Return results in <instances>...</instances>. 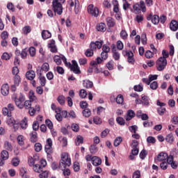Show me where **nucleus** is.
Segmentation results:
<instances>
[{
    "label": "nucleus",
    "instance_id": "72a5a7b5",
    "mask_svg": "<svg viewBox=\"0 0 178 178\" xmlns=\"http://www.w3.org/2000/svg\"><path fill=\"white\" fill-rule=\"evenodd\" d=\"M54 62H55V63H56V65H62V56H58L56 55L54 57Z\"/></svg>",
    "mask_w": 178,
    "mask_h": 178
},
{
    "label": "nucleus",
    "instance_id": "20e7f679",
    "mask_svg": "<svg viewBox=\"0 0 178 178\" xmlns=\"http://www.w3.org/2000/svg\"><path fill=\"white\" fill-rule=\"evenodd\" d=\"M11 99L14 101L16 106L19 109H23V105L24 104V101H26V97L23 95V94L20 93L19 95H17V93H14Z\"/></svg>",
    "mask_w": 178,
    "mask_h": 178
},
{
    "label": "nucleus",
    "instance_id": "cd10ccee",
    "mask_svg": "<svg viewBox=\"0 0 178 178\" xmlns=\"http://www.w3.org/2000/svg\"><path fill=\"white\" fill-rule=\"evenodd\" d=\"M33 104H34V102H31V100H24V104H23V109H29V108H31L33 106Z\"/></svg>",
    "mask_w": 178,
    "mask_h": 178
},
{
    "label": "nucleus",
    "instance_id": "6e6552de",
    "mask_svg": "<svg viewBox=\"0 0 178 178\" xmlns=\"http://www.w3.org/2000/svg\"><path fill=\"white\" fill-rule=\"evenodd\" d=\"M123 56L127 57V62L131 65H134L136 60H134V54L131 51L123 50L122 51Z\"/></svg>",
    "mask_w": 178,
    "mask_h": 178
},
{
    "label": "nucleus",
    "instance_id": "39448f33",
    "mask_svg": "<svg viewBox=\"0 0 178 178\" xmlns=\"http://www.w3.org/2000/svg\"><path fill=\"white\" fill-rule=\"evenodd\" d=\"M62 3H65V0H53L52 10L54 13H57L59 16L63 13V6Z\"/></svg>",
    "mask_w": 178,
    "mask_h": 178
},
{
    "label": "nucleus",
    "instance_id": "37998d69",
    "mask_svg": "<svg viewBox=\"0 0 178 178\" xmlns=\"http://www.w3.org/2000/svg\"><path fill=\"white\" fill-rule=\"evenodd\" d=\"M155 53H154L153 51H151L149 50H147L145 51V58H147V59H151V58H153L154 57V54Z\"/></svg>",
    "mask_w": 178,
    "mask_h": 178
},
{
    "label": "nucleus",
    "instance_id": "8fccbe9b",
    "mask_svg": "<svg viewBox=\"0 0 178 178\" xmlns=\"http://www.w3.org/2000/svg\"><path fill=\"white\" fill-rule=\"evenodd\" d=\"M123 95H118L116 97V103L118 104L119 105H122V104H123Z\"/></svg>",
    "mask_w": 178,
    "mask_h": 178
},
{
    "label": "nucleus",
    "instance_id": "393cba45",
    "mask_svg": "<svg viewBox=\"0 0 178 178\" xmlns=\"http://www.w3.org/2000/svg\"><path fill=\"white\" fill-rule=\"evenodd\" d=\"M83 86L85 88H92V87H94V83L90 80H84L83 81Z\"/></svg>",
    "mask_w": 178,
    "mask_h": 178
},
{
    "label": "nucleus",
    "instance_id": "de8ad7c7",
    "mask_svg": "<svg viewBox=\"0 0 178 178\" xmlns=\"http://www.w3.org/2000/svg\"><path fill=\"white\" fill-rule=\"evenodd\" d=\"M20 81H22V79L19 75H15L14 76V84L15 86H19L20 84Z\"/></svg>",
    "mask_w": 178,
    "mask_h": 178
},
{
    "label": "nucleus",
    "instance_id": "ea45409f",
    "mask_svg": "<svg viewBox=\"0 0 178 178\" xmlns=\"http://www.w3.org/2000/svg\"><path fill=\"white\" fill-rule=\"evenodd\" d=\"M82 113L85 118H90V116H91V110L89 108H85L82 111Z\"/></svg>",
    "mask_w": 178,
    "mask_h": 178
},
{
    "label": "nucleus",
    "instance_id": "2eb2a0df",
    "mask_svg": "<svg viewBox=\"0 0 178 178\" xmlns=\"http://www.w3.org/2000/svg\"><path fill=\"white\" fill-rule=\"evenodd\" d=\"M37 162H38V156H33V157L29 156L28 158V163L31 167H33V165H35V163H37Z\"/></svg>",
    "mask_w": 178,
    "mask_h": 178
},
{
    "label": "nucleus",
    "instance_id": "a18cd8bd",
    "mask_svg": "<svg viewBox=\"0 0 178 178\" xmlns=\"http://www.w3.org/2000/svg\"><path fill=\"white\" fill-rule=\"evenodd\" d=\"M42 172H41L39 175V177L40 178H48V177L49 176V171L48 170H44V171H42Z\"/></svg>",
    "mask_w": 178,
    "mask_h": 178
},
{
    "label": "nucleus",
    "instance_id": "58836bf2",
    "mask_svg": "<svg viewBox=\"0 0 178 178\" xmlns=\"http://www.w3.org/2000/svg\"><path fill=\"white\" fill-rule=\"evenodd\" d=\"M4 148L5 149H7V151H12V149H13V147L9 141H6L4 143Z\"/></svg>",
    "mask_w": 178,
    "mask_h": 178
},
{
    "label": "nucleus",
    "instance_id": "7ed1b4c3",
    "mask_svg": "<svg viewBox=\"0 0 178 178\" xmlns=\"http://www.w3.org/2000/svg\"><path fill=\"white\" fill-rule=\"evenodd\" d=\"M101 63H102L101 57H97L95 60L90 61L89 68L87 70L88 73H90V74H92L94 72L95 74L100 73L101 71L99 70V68H98V65H101Z\"/></svg>",
    "mask_w": 178,
    "mask_h": 178
},
{
    "label": "nucleus",
    "instance_id": "4c0bfd02",
    "mask_svg": "<svg viewBox=\"0 0 178 178\" xmlns=\"http://www.w3.org/2000/svg\"><path fill=\"white\" fill-rule=\"evenodd\" d=\"M74 8L75 13L77 15L80 10V1H79V0L74 1Z\"/></svg>",
    "mask_w": 178,
    "mask_h": 178
},
{
    "label": "nucleus",
    "instance_id": "a19ab883",
    "mask_svg": "<svg viewBox=\"0 0 178 178\" xmlns=\"http://www.w3.org/2000/svg\"><path fill=\"white\" fill-rule=\"evenodd\" d=\"M20 126L21 127L24 129L26 130V129H27V118H24L21 122H20Z\"/></svg>",
    "mask_w": 178,
    "mask_h": 178
},
{
    "label": "nucleus",
    "instance_id": "f8f14e48",
    "mask_svg": "<svg viewBox=\"0 0 178 178\" xmlns=\"http://www.w3.org/2000/svg\"><path fill=\"white\" fill-rule=\"evenodd\" d=\"M40 107L37 103L35 104V106H31L29 108V113L31 116H34L35 115V112H40Z\"/></svg>",
    "mask_w": 178,
    "mask_h": 178
},
{
    "label": "nucleus",
    "instance_id": "79ce46f5",
    "mask_svg": "<svg viewBox=\"0 0 178 178\" xmlns=\"http://www.w3.org/2000/svg\"><path fill=\"white\" fill-rule=\"evenodd\" d=\"M113 58L115 60H119L120 59V54L117 50H114L113 52Z\"/></svg>",
    "mask_w": 178,
    "mask_h": 178
},
{
    "label": "nucleus",
    "instance_id": "0eeeda50",
    "mask_svg": "<svg viewBox=\"0 0 178 178\" xmlns=\"http://www.w3.org/2000/svg\"><path fill=\"white\" fill-rule=\"evenodd\" d=\"M168 60L165 58H159L156 63V67L159 72H162L166 67Z\"/></svg>",
    "mask_w": 178,
    "mask_h": 178
},
{
    "label": "nucleus",
    "instance_id": "338daca9",
    "mask_svg": "<svg viewBox=\"0 0 178 178\" xmlns=\"http://www.w3.org/2000/svg\"><path fill=\"white\" fill-rule=\"evenodd\" d=\"M79 96L81 98H86L87 97V91H86L84 89H81L79 91Z\"/></svg>",
    "mask_w": 178,
    "mask_h": 178
},
{
    "label": "nucleus",
    "instance_id": "5fc2aeb1",
    "mask_svg": "<svg viewBox=\"0 0 178 178\" xmlns=\"http://www.w3.org/2000/svg\"><path fill=\"white\" fill-rule=\"evenodd\" d=\"M116 122L118 123V124H120V126H124L125 121L124 118L118 117L116 118Z\"/></svg>",
    "mask_w": 178,
    "mask_h": 178
},
{
    "label": "nucleus",
    "instance_id": "09e8293b",
    "mask_svg": "<svg viewBox=\"0 0 178 178\" xmlns=\"http://www.w3.org/2000/svg\"><path fill=\"white\" fill-rule=\"evenodd\" d=\"M122 141H123V140L122 139V137L116 138L114 140V147H119V145H120Z\"/></svg>",
    "mask_w": 178,
    "mask_h": 178
},
{
    "label": "nucleus",
    "instance_id": "0e129e2a",
    "mask_svg": "<svg viewBox=\"0 0 178 178\" xmlns=\"http://www.w3.org/2000/svg\"><path fill=\"white\" fill-rule=\"evenodd\" d=\"M160 168L162 169V170H166L168 169V162L165 161H161L160 163Z\"/></svg>",
    "mask_w": 178,
    "mask_h": 178
},
{
    "label": "nucleus",
    "instance_id": "ddd939ff",
    "mask_svg": "<svg viewBox=\"0 0 178 178\" xmlns=\"http://www.w3.org/2000/svg\"><path fill=\"white\" fill-rule=\"evenodd\" d=\"M37 73L39 74L38 79L41 86L45 87V84H47V79L45 76H42V72H41V71H38V70H37Z\"/></svg>",
    "mask_w": 178,
    "mask_h": 178
},
{
    "label": "nucleus",
    "instance_id": "f03ea898",
    "mask_svg": "<svg viewBox=\"0 0 178 178\" xmlns=\"http://www.w3.org/2000/svg\"><path fill=\"white\" fill-rule=\"evenodd\" d=\"M103 44L104 40L91 42L89 46V49H86L85 51L86 56H87V58H91V56H94V51H97V49H101Z\"/></svg>",
    "mask_w": 178,
    "mask_h": 178
},
{
    "label": "nucleus",
    "instance_id": "774afa93",
    "mask_svg": "<svg viewBox=\"0 0 178 178\" xmlns=\"http://www.w3.org/2000/svg\"><path fill=\"white\" fill-rule=\"evenodd\" d=\"M29 54H30L31 56H35V47H31L29 49Z\"/></svg>",
    "mask_w": 178,
    "mask_h": 178
},
{
    "label": "nucleus",
    "instance_id": "f704fd0d",
    "mask_svg": "<svg viewBox=\"0 0 178 178\" xmlns=\"http://www.w3.org/2000/svg\"><path fill=\"white\" fill-rule=\"evenodd\" d=\"M17 141L19 145H24V136L23 135H19L17 138Z\"/></svg>",
    "mask_w": 178,
    "mask_h": 178
},
{
    "label": "nucleus",
    "instance_id": "f257e3e1",
    "mask_svg": "<svg viewBox=\"0 0 178 178\" xmlns=\"http://www.w3.org/2000/svg\"><path fill=\"white\" fill-rule=\"evenodd\" d=\"M72 165V160L69 158V154L64 152L61 154V159L59 162V169L63 170L64 176H70V170L66 168L67 166Z\"/></svg>",
    "mask_w": 178,
    "mask_h": 178
},
{
    "label": "nucleus",
    "instance_id": "864d4df0",
    "mask_svg": "<svg viewBox=\"0 0 178 178\" xmlns=\"http://www.w3.org/2000/svg\"><path fill=\"white\" fill-rule=\"evenodd\" d=\"M148 155V152L145 149H143L139 154L140 159H145V157Z\"/></svg>",
    "mask_w": 178,
    "mask_h": 178
},
{
    "label": "nucleus",
    "instance_id": "052dcab7",
    "mask_svg": "<svg viewBox=\"0 0 178 178\" xmlns=\"http://www.w3.org/2000/svg\"><path fill=\"white\" fill-rule=\"evenodd\" d=\"M6 123L8 124V126L12 127L15 124V123H16V121L15 119H13V118H10L6 120Z\"/></svg>",
    "mask_w": 178,
    "mask_h": 178
},
{
    "label": "nucleus",
    "instance_id": "6ab92c4d",
    "mask_svg": "<svg viewBox=\"0 0 178 178\" xmlns=\"http://www.w3.org/2000/svg\"><path fill=\"white\" fill-rule=\"evenodd\" d=\"M92 163L93 166H99L102 163V160L99 157L95 156L92 158Z\"/></svg>",
    "mask_w": 178,
    "mask_h": 178
},
{
    "label": "nucleus",
    "instance_id": "c9c22d12",
    "mask_svg": "<svg viewBox=\"0 0 178 178\" xmlns=\"http://www.w3.org/2000/svg\"><path fill=\"white\" fill-rule=\"evenodd\" d=\"M22 31L23 33L25 35H27V34L31 33V26H25L23 29H22Z\"/></svg>",
    "mask_w": 178,
    "mask_h": 178
},
{
    "label": "nucleus",
    "instance_id": "b1692460",
    "mask_svg": "<svg viewBox=\"0 0 178 178\" xmlns=\"http://www.w3.org/2000/svg\"><path fill=\"white\" fill-rule=\"evenodd\" d=\"M106 22L107 23L108 27H115V19L112 18L111 17H108L106 19Z\"/></svg>",
    "mask_w": 178,
    "mask_h": 178
},
{
    "label": "nucleus",
    "instance_id": "dca6fc26",
    "mask_svg": "<svg viewBox=\"0 0 178 178\" xmlns=\"http://www.w3.org/2000/svg\"><path fill=\"white\" fill-rule=\"evenodd\" d=\"M1 92L4 97L9 95V85L8 83L3 84L1 86Z\"/></svg>",
    "mask_w": 178,
    "mask_h": 178
},
{
    "label": "nucleus",
    "instance_id": "4be33fe9",
    "mask_svg": "<svg viewBox=\"0 0 178 178\" xmlns=\"http://www.w3.org/2000/svg\"><path fill=\"white\" fill-rule=\"evenodd\" d=\"M26 77L28 80H34L35 79V72L33 70L26 72Z\"/></svg>",
    "mask_w": 178,
    "mask_h": 178
},
{
    "label": "nucleus",
    "instance_id": "e2e57ef3",
    "mask_svg": "<svg viewBox=\"0 0 178 178\" xmlns=\"http://www.w3.org/2000/svg\"><path fill=\"white\" fill-rule=\"evenodd\" d=\"M19 163H20V159H19V158L15 157V158L13 159L12 165L13 166H19Z\"/></svg>",
    "mask_w": 178,
    "mask_h": 178
},
{
    "label": "nucleus",
    "instance_id": "4468645a",
    "mask_svg": "<svg viewBox=\"0 0 178 178\" xmlns=\"http://www.w3.org/2000/svg\"><path fill=\"white\" fill-rule=\"evenodd\" d=\"M48 48H50V51L53 54H56V52H58V48H56V45H55V40H50V42L48 43Z\"/></svg>",
    "mask_w": 178,
    "mask_h": 178
},
{
    "label": "nucleus",
    "instance_id": "bf43d9fd",
    "mask_svg": "<svg viewBox=\"0 0 178 178\" xmlns=\"http://www.w3.org/2000/svg\"><path fill=\"white\" fill-rule=\"evenodd\" d=\"M120 35L122 40H126L127 37H129V35L127 34V32L125 30H122Z\"/></svg>",
    "mask_w": 178,
    "mask_h": 178
},
{
    "label": "nucleus",
    "instance_id": "412c9836",
    "mask_svg": "<svg viewBox=\"0 0 178 178\" xmlns=\"http://www.w3.org/2000/svg\"><path fill=\"white\" fill-rule=\"evenodd\" d=\"M42 38L44 40H48V38H51L52 37V34L48 30H43L41 33Z\"/></svg>",
    "mask_w": 178,
    "mask_h": 178
},
{
    "label": "nucleus",
    "instance_id": "c03bdc74",
    "mask_svg": "<svg viewBox=\"0 0 178 178\" xmlns=\"http://www.w3.org/2000/svg\"><path fill=\"white\" fill-rule=\"evenodd\" d=\"M135 20L137 23H141V22L144 21V15L141 14L137 15L135 17Z\"/></svg>",
    "mask_w": 178,
    "mask_h": 178
},
{
    "label": "nucleus",
    "instance_id": "3c124183",
    "mask_svg": "<svg viewBox=\"0 0 178 178\" xmlns=\"http://www.w3.org/2000/svg\"><path fill=\"white\" fill-rule=\"evenodd\" d=\"M83 141H84V139L83 138V136H78L76 137V140H75L76 145H80V144H83Z\"/></svg>",
    "mask_w": 178,
    "mask_h": 178
},
{
    "label": "nucleus",
    "instance_id": "7c9ffc66",
    "mask_svg": "<svg viewBox=\"0 0 178 178\" xmlns=\"http://www.w3.org/2000/svg\"><path fill=\"white\" fill-rule=\"evenodd\" d=\"M141 99L143 105H145V106H148L149 105V97L148 96H142Z\"/></svg>",
    "mask_w": 178,
    "mask_h": 178
},
{
    "label": "nucleus",
    "instance_id": "1a4fd4ad",
    "mask_svg": "<svg viewBox=\"0 0 178 178\" xmlns=\"http://www.w3.org/2000/svg\"><path fill=\"white\" fill-rule=\"evenodd\" d=\"M69 66L70 67L71 72H73L74 74H81V71L80 70V67H79V65L77 64V62L74 60H72V65L69 63Z\"/></svg>",
    "mask_w": 178,
    "mask_h": 178
},
{
    "label": "nucleus",
    "instance_id": "69168bd1",
    "mask_svg": "<svg viewBox=\"0 0 178 178\" xmlns=\"http://www.w3.org/2000/svg\"><path fill=\"white\" fill-rule=\"evenodd\" d=\"M93 122L95 124H101V123H102V120H101V118L96 116L94 117Z\"/></svg>",
    "mask_w": 178,
    "mask_h": 178
},
{
    "label": "nucleus",
    "instance_id": "423d86ee",
    "mask_svg": "<svg viewBox=\"0 0 178 178\" xmlns=\"http://www.w3.org/2000/svg\"><path fill=\"white\" fill-rule=\"evenodd\" d=\"M141 10L143 13L147 10L145 8V3H144V1H140V3H136L134 4L133 9H131V12H133V13H135V15H138V13H140Z\"/></svg>",
    "mask_w": 178,
    "mask_h": 178
},
{
    "label": "nucleus",
    "instance_id": "e433bc0d",
    "mask_svg": "<svg viewBox=\"0 0 178 178\" xmlns=\"http://www.w3.org/2000/svg\"><path fill=\"white\" fill-rule=\"evenodd\" d=\"M174 140L175 139L172 134H169L168 135L166 136L165 141H167V143H170V144H172V143H173Z\"/></svg>",
    "mask_w": 178,
    "mask_h": 178
},
{
    "label": "nucleus",
    "instance_id": "c756f323",
    "mask_svg": "<svg viewBox=\"0 0 178 178\" xmlns=\"http://www.w3.org/2000/svg\"><path fill=\"white\" fill-rule=\"evenodd\" d=\"M44 151L47 154V156H51V154H54L52 146H44Z\"/></svg>",
    "mask_w": 178,
    "mask_h": 178
},
{
    "label": "nucleus",
    "instance_id": "2f4dec72",
    "mask_svg": "<svg viewBox=\"0 0 178 178\" xmlns=\"http://www.w3.org/2000/svg\"><path fill=\"white\" fill-rule=\"evenodd\" d=\"M1 158H2V159H3V161H6V160L9 159V152H8V151H6V150H3L1 152Z\"/></svg>",
    "mask_w": 178,
    "mask_h": 178
},
{
    "label": "nucleus",
    "instance_id": "9b49d317",
    "mask_svg": "<svg viewBox=\"0 0 178 178\" xmlns=\"http://www.w3.org/2000/svg\"><path fill=\"white\" fill-rule=\"evenodd\" d=\"M147 20L152 21V23L153 24H159V16L158 15H153L152 13H151L147 17Z\"/></svg>",
    "mask_w": 178,
    "mask_h": 178
},
{
    "label": "nucleus",
    "instance_id": "603ef678",
    "mask_svg": "<svg viewBox=\"0 0 178 178\" xmlns=\"http://www.w3.org/2000/svg\"><path fill=\"white\" fill-rule=\"evenodd\" d=\"M34 148L36 152H40L41 149H42V145H41L40 143H37L35 144Z\"/></svg>",
    "mask_w": 178,
    "mask_h": 178
},
{
    "label": "nucleus",
    "instance_id": "aec40b11",
    "mask_svg": "<svg viewBox=\"0 0 178 178\" xmlns=\"http://www.w3.org/2000/svg\"><path fill=\"white\" fill-rule=\"evenodd\" d=\"M170 29L172 31H177L178 23L175 19H172L170 23Z\"/></svg>",
    "mask_w": 178,
    "mask_h": 178
},
{
    "label": "nucleus",
    "instance_id": "5701e85b",
    "mask_svg": "<svg viewBox=\"0 0 178 178\" xmlns=\"http://www.w3.org/2000/svg\"><path fill=\"white\" fill-rule=\"evenodd\" d=\"M29 101H31L34 104H37L38 102V99H37V97L34 95V92L33 90H31L29 94Z\"/></svg>",
    "mask_w": 178,
    "mask_h": 178
},
{
    "label": "nucleus",
    "instance_id": "6e6d98bb",
    "mask_svg": "<svg viewBox=\"0 0 178 178\" xmlns=\"http://www.w3.org/2000/svg\"><path fill=\"white\" fill-rule=\"evenodd\" d=\"M3 115L9 118L12 116V112H10L8 108H3Z\"/></svg>",
    "mask_w": 178,
    "mask_h": 178
},
{
    "label": "nucleus",
    "instance_id": "bb28decb",
    "mask_svg": "<svg viewBox=\"0 0 178 178\" xmlns=\"http://www.w3.org/2000/svg\"><path fill=\"white\" fill-rule=\"evenodd\" d=\"M30 141L31 143H37L38 141V136H37V132L33 131L30 134Z\"/></svg>",
    "mask_w": 178,
    "mask_h": 178
},
{
    "label": "nucleus",
    "instance_id": "c85d7f7f",
    "mask_svg": "<svg viewBox=\"0 0 178 178\" xmlns=\"http://www.w3.org/2000/svg\"><path fill=\"white\" fill-rule=\"evenodd\" d=\"M33 170L36 172V173H41L42 172V167L41 166L40 164L35 163L33 166Z\"/></svg>",
    "mask_w": 178,
    "mask_h": 178
},
{
    "label": "nucleus",
    "instance_id": "49530a36",
    "mask_svg": "<svg viewBox=\"0 0 178 178\" xmlns=\"http://www.w3.org/2000/svg\"><path fill=\"white\" fill-rule=\"evenodd\" d=\"M27 172V169L26 168H22L19 170V175L22 178H27L26 173Z\"/></svg>",
    "mask_w": 178,
    "mask_h": 178
},
{
    "label": "nucleus",
    "instance_id": "f3484780",
    "mask_svg": "<svg viewBox=\"0 0 178 178\" xmlns=\"http://www.w3.org/2000/svg\"><path fill=\"white\" fill-rule=\"evenodd\" d=\"M166 159H168V154L165 152H161L156 157V160L159 161V162H164Z\"/></svg>",
    "mask_w": 178,
    "mask_h": 178
},
{
    "label": "nucleus",
    "instance_id": "473e14b6",
    "mask_svg": "<svg viewBox=\"0 0 178 178\" xmlns=\"http://www.w3.org/2000/svg\"><path fill=\"white\" fill-rule=\"evenodd\" d=\"M49 64L48 63H44L42 64L41 69L38 72H49Z\"/></svg>",
    "mask_w": 178,
    "mask_h": 178
},
{
    "label": "nucleus",
    "instance_id": "9d476101",
    "mask_svg": "<svg viewBox=\"0 0 178 178\" xmlns=\"http://www.w3.org/2000/svg\"><path fill=\"white\" fill-rule=\"evenodd\" d=\"M88 13L94 16V17H98L99 15V10L97 7H94V5L90 4L88 6Z\"/></svg>",
    "mask_w": 178,
    "mask_h": 178
},
{
    "label": "nucleus",
    "instance_id": "a878e982",
    "mask_svg": "<svg viewBox=\"0 0 178 178\" xmlns=\"http://www.w3.org/2000/svg\"><path fill=\"white\" fill-rule=\"evenodd\" d=\"M136 116V113L133 110H129L127 113L126 120H131Z\"/></svg>",
    "mask_w": 178,
    "mask_h": 178
},
{
    "label": "nucleus",
    "instance_id": "4d7b16f0",
    "mask_svg": "<svg viewBox=\"0 0 178 178\" xmlns=\"http://www.w3.org/2000/svg\"><path fill=\"white\" fill-rule=\"evenodd\" d=\"M138 129V127H137V125H132L131 127H129V131H131V133H134V134H136V133H137Z\"/></svg>",
    "mask_w": 178,
    "mask_h": 178
},
{
    "label": "nucleus",
    "instance_id": "680f3d73",
    "mask_svg": "<svg viewBox=\"0 0 178 178\" xmlns=\"http://www.w3.org/2000/svg\"><path fill=\"white\" fill-rule=\"evenodd\" d=\"M147 142L149 144H155L156 143V139H155L153 136H149L147 138Z\"/></svg>",
    "mask_w": 178,
    "mask_h": 178
},
{
    "label": "nucleus",
    "instance_id": "13d9d810",
    "mask_svg": "<svg viewBox=\"0 0 178 178\" xmlns=\"http://www.w3.org/2000/svg\"><path fill=\"white\" fill-rule=\"evenodd\" d=\"M57 101L60 105H65V96L60 95L57 98Z\"/></svg>",
    "mask_w": 178,
    "mask_h": 178
},
{
    "label": "nucleus",
    "instance_id": "a211bd4d",
    "mask_svg": "<svg viewBox=\"0 0 178 178\" xmlns=\"http://www.w3.org/2000/svg\"><path fill=\"white\" fill-rule=\"evenodd\" d=\"M96 30L97 31H101L102 33H104V31H106V24L104 22H100L97 24L96 26Z\"/></svg>",
    "mask_w": 178,
    "mask_h": 178
}]
</instances>
